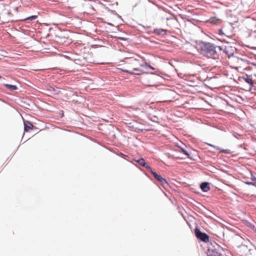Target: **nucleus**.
Instances as JSON below:
<instances>
[{
    "mask_svg": "<svg viewBox=\"0 0 256 256\" xmlns=\"http://www.w3.org/2000/svg\"><path fill=\"white\" fill-rule=\"evenodd\" d=\"M126 65L122 68H120L124 72L133 74H140L142 73V70L140 69V66H142L139 60L134 58H128L126 61Z\"/></svg>",
    "mask_w": 256,
    "mask_h": 256,
    "instance_id": "nucleus-1",
    "label": "nucleus"
},
{
    "mask_svg": "<svg viewBox=\"0 0 256 256\" xmlns=\"http://www.w3.org/2000/svg\"><path fill=\"white\" fill-rule=\"evenodd\" d=\"M200 52L204 56L210 58H216L217 56L216 47L210 42L204 43L201 46Z\"/></svg>",
    "mask_w": 256,
    "mask_h": 256,
    "instance_id": "nucleus-2",
    "label": "nucleus"
},
{
    "mask_svg": "<svg viewBox=\"0 0 256 256\" xmlns=\"http://www.w3.org/2000/svg\"><path fill=\"white\" fill-rule=\"evenodd\" d=\"M245 62L242 59L237 57H232L230 59L229 64L230 66L236 70L244 67Z\"/></svg>",
    "mask_w": 256,
    "mask_h": 256,
    "instance_id": "nucleus-3",
    "label": "nucleus"
},
{
    "mask_svg": "<svg viewBox=\"0 0 256 256\" xmlns=\"http://www.w3.org/2000/svg\"><path fill=\"white\" fill-rule=\"evenodd\" d=\"M194 232L196 236L198 239L204 242H208L210 237L208 234L202 232L198 228H195Z\"/></svg>",
    "mask_w": 256,
    "mask_h": 256,
    "instance_id": "nucleus-4",
    "label": "nucleus"
},
{
    "mask_svg": "<svg viewBox=\"0 0 256 256\" xmlns=\"http://www.w3.org/2000/svg\"><path fill=\"white\" fill-rule=\"evenodd\" d=\"M152 174H153L154 178L158 180L160 182L161 184L164 186H168V184L166 180L162 177L161 176L158 174L156 172H154L152 170L150 172Z\"/></svg>",
    "mask_w": 256,
    "mask_h": 256,
    "instance_id": "nucleus-5",
    "label": "nucleus"
},
{
    "mask_svg": "<svg viewBox=\"0 0 256 256\" xmlns=\"http://www.w3.org/2000/svg\"><path fill=\"white\" fill-rule=\"evenodd\" d=\"M136 162H138L140 165L146 168L147 170H148L150 172L152 170L150 166H149L145 162V160L143 158H139L136 160Z\"/></svg>",
    "mask_w": 256,
    "mask_h": 256,
    "instance_id": "nucleus-6",
    "label": "nucleus"
},
{
    "mask_svg": "<svg viewBox=\"0 0 256 256\" xmlns=\"http://www.w3.org/2000/svg\"><path fill=\"white\" fill-rule=\"evenodd\" d=\"M208 256H221L222 254L216 248H208L207 252Z\"/></svg>",
    "mask_w": 256,
    "mask_h": 256,
    "instance_id": "nucleus-7",
    "label": "nucleus"
},
{
    "mask_svg": "<svg viewBox=\"0 0 256 256\" xmlns=\"http://www.w3.org/2000/svg\"><path fill=\"white\" fill-rule=\"evenodd\" d=\"M24 130L26 132H28L30 130H32L33 128V125L32 124L26 120H24Z\"/></svg>",
    "mask_w": 256,
    "mask_h": 256,
    "instance_id": "nucleus-8",
    "label": "nucleus"
},
{
    "mask_svg": "<svg viewBox=\"0 0 256 256\" xmlns=\"http://www.w3.org/2000/svg\"><path fill=\"white\" fill-rule=\"evenodd\" d=\"M200 188L204 192H207L210 189V186L208 185V183L207 182H202L200 185Z\"/></svg>",
    "mask_w": 256,
    "mask_h": 256,
    "instance_id": "nucleus-9",
    "label": "nucleus"
},
{
    "mask_svg": "<svg viewBox=\"0 0 256 256\" xmlns=\"http://www.w3.org/2000/svg\"><path fill=\"white\" fill-rule=\"evenodd\" d=\"M209 146L214 148L215 149L218 150L220 152H223L224 154H230V150L228 149H222L220 148L215 146L213 144H209Z\"/></svg>",
    "mask_w": 256,
    "mask_h": 256,
    "instance_id": "nucleus-10",
    "label": "nucleus"
},
{
    "mask_svg": "<svg viewBox=\"0 0 256 256\" xmlns=\"http://www.w3.org/2000/svg\"><path fill=\"white\" fill-rule=\"evenodd\" d=\"M5 86L7 88H8L9 90H16L18 89V88L15 85H11V84H5Z\"/></svg>",
    "mask_w": 256,
    "mask_h": 256,
    "instance_id": "nucleus-11",
    "label": "nucleus"
},
{
    "mask_svg": "<svg viewBox=\"0 0 256 256\" xmlns=\"http://www.w3.org/2000/svg\"><path fill=\"white\" fill-rule=\"evenodd\" d=\"M37 18H38V16L37 15H34V16H32L26 18H24L23 20H33L36 19Z\"/></svg>",
    "mask_w": 256,
    "mask_h": 256,
    "instance_id": "nucleus-12",
    "label": "nucleus"
},
{
    "mask_svg": "<svg viewBox=\"0 0 256 256\" xmlns=\"http://www.w3.org/2000/svg\"><path fill=\"white\" fill-rule=\"evenodd\" d=\"M179 148H180L182 152V153L188 156H190V154L188 152L187 150H186L184 148H182L180 146H179Z\"/></svg>",
    "mask_w": 256,
    "mask_h": 256,
    "instance_id": "nucleus-13",
    "label": "nucleus"
},
{
    "mask_svg": "<svg viewBox=\"0 0 256 256\" xmlns=\"http://www.w3.org/2000/svg\"><path fill=\"white\" fill-rule=\"evenodd\" d=\"M246 82H247L248 83L250 86H252L254 84V82H253L254 81L248 80V81H246Z\"/></svg>",
    "mask_w": 256,
    "mask_h": 256,
    "instance_id": "nucleus-14",
    "label": "nucleus"
},
{
    "mask_svg": "<svg viewBox=\"0 0 256 256\" xmlns=\"http://www.w3.org/2000/svg\"><path fill=\"white\" fill-rule=\"evenodd\" d=\"M246 184H252V185H254V186L256 185V184L252 182H247Z\"/></svg>",
    "mask_w": 256,
    "mask_h": 256,
    "instance_id": "nucleus-15",
    "label": "nucleus"
},
{
    "mask_svg": "<svg viewBox=\"0 0 256 256\" xmlns=\"http://www.w3.org/2000/svg\"><path fill=\"white\" fill-rule=\"evenodd\" d=\"M219 33L220 34H223L222 30V29L219 30Z\"/></svg>",
    "mask_w": 256,
    "mask_h": 256,
    "instance_id": "nucleus-16",
    "label": "nucleus"
},
{
    "mask_svg": "<svg viewBox=\"0 0 256 256\" xmlns=\"http://www.w3.org/2000/svg\"><path fill=\"white\" fill-rule=\"evenodd\" d=\"M150 86H152V88H156V86H156V85H155V84L152 85V84H150Z\"/></svg>",
    "mask_w": 256,
    "mask_h": 256,
    "instance_id": "nucleus-17",
    "label": "nucleus"
},
{
    "mask_svg": "<svg viewBox=\"0 0 256 256\" xmlns=\"http://www.w3.org/2000/svg\"><path fill=\"white\" fill-rule=\"evenodd\" d=\"M245 80H250V79H246Z\"/></svg>",
    "mask_w": 256,
    "mask_h": 256,
    "instance_id": "nucleus-18",
    "label": "nucleus"
},
{
    "mask_svg": "<svg viewBox=\"0 0 256 256\" xmlns=\"http://www.w3.org/2000/svg\"><path fill=\"white\" fill-rule=\"evenodd\" d=\"M1 78V77L0 76V78Z\"/></svg>",
    "mask_w": 256,
    "mask_h": 256,
    "instance_id": "nucleus-19",
    "label": "nucleus"
}]
</instances>
